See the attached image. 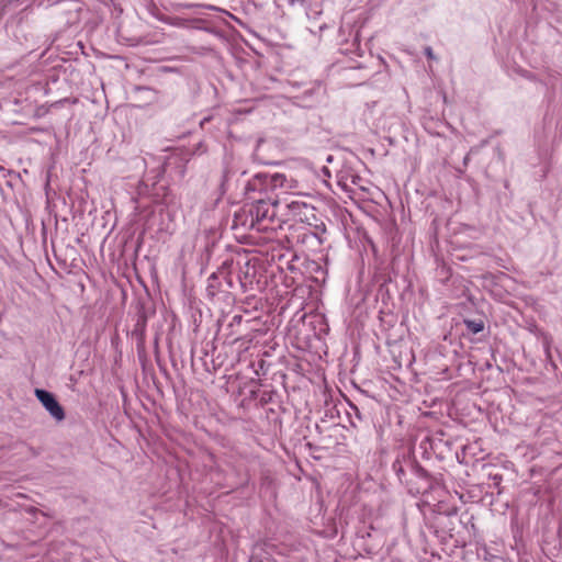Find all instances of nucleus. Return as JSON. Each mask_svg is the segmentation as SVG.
Masks as SVG:
<instances>
[{"instance_id":"f257e3e1","label":"nucleus","mask_w":562,"mask_h":562,"mask_svg":"<svg viewBox=\"0 0 562 562\" xmlns=\"http://www.w3.org/2000/svg\"><path fill=\"white\" fill-rule=\"evenodd\" d=\"M282 206L281 201H265L259 200L250 204V213L252 217L250 224L255 225L258 232H269L280 228L283 218L278 216V210Z\"/></svg>"},{"instance_id":"f03ea898","label":"nucleus","mask_w":562,"mask_h":562,"mask_svg":"<svg viewBox=\"0 0 562 562\" xmlns=\"http://www.w3.org/2000/svg\"><path fill=\"white\" fill-rule=\"evenodd\" d=\"M310 198L307 194H296L295 198H285L282 201L284 212L281 213L283 222L295 221L312 225L317 221L315 207L312 203L307 202Z\"/></svg>"},{"instance_id":"7ed1b4c3","label":"nucleus","mask_w":562,"mask_h":562,"mask_svg":"<svg viewBox=\"0 0 562 562\" xmlns=\"http://www.w3.org/2000/svg\"><path fill=\"white\" fill-rule=\"evenodd\" d=\"M286 180L284 173H257L247 183L246 190L249 191H263L267 189H283Z\"/></svg>"},{"instance_id":"20e7f679","label":"nucleus","mask_w":562,"mask_h":562,"mask_svg":"<svg viewBox=\"0 0 562 562\" xmlns=\"http://www.w3.org/2000/svg\"><path fill=\"white\" fill-rule=\"evenodd\" d=\"M35 395L46 411L58 422L65 418V411L61 405L56 401L55 396L41 389L35 390Z\"/></svg>"},{"instance_id":"39448f33","label":"nucleus","mask_w":562,"mask_h":562,"mask_svg":"<svg viewBox=\"0 0 562 562\" xmlns=\"http://www.w3.org/2000/svg\"><path fill=\"white\" fill-rule=\"evenodd\" d=\"M252 214L250 213V204L245 205L234 215L233 227L241 226L248 229H255V225L250 224Z\"/></svg>"},{"instance_id":"423d86ee","label":"nucleus","mask_w":562,"mask_h":562,"mask_svg":"<svg viewBox=\"0 0 562 562\" xmlns=\"http://www.w3.org/2000/svg\"><path fill=\"white\" fill-rule=\"evenodd\" d=\"M297 189H299V181L293 178L286 177L283 190L291 194L290 198H295L296 194H300L299 192H296Z\"/></svg>"},{"instance_id":"0eeeda50","label":"nucleus","mask_w":562,"mask_h":562,"mask_svg":"<svg viewBox=\"0 0 562 562\" xmlns=\"http://www.w3.org/2000/svg\"><path fill=\"white\" fill-rule=\"evenodd\" d=\"M464 324H465L467 328L473 334H477L484 329V324L482 321L476 322V321L467 319V321H464Z\"/></svg>"},{"instance_id":"6e6552de","label":"nucleus","mask_w":562,"mask_h":562,"mask_svg":"<svg viewBox=\"0 0 562 562\" xmlns=\"http://www.w3.org/2000/svg\"><path fill=\"white\" fill-rule=\"evenodd\" d=\"M425 54L428 58H434V53H432V49L430 47H426L425 48Z\"/></svg>"}]
</instances>
